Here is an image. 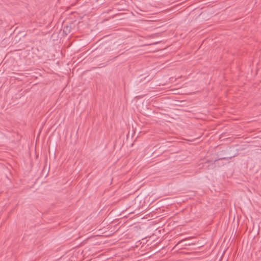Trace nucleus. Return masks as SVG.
<instances>
[{"label":"nucleus","mask_w":261,"mask_h":261,"mask_svg":"<svg viewBox=\"0 0 261 261\" xmlns=\"http://www.w3.org/2000/svg\"><path fill=\"white\" fill-rule=\"evenodd\" d=\"M66 31H69V27H68V26L64 27V31L66 32Z\"/></svg>","instance_id":"1"},{"label":"nucleus","mask_w":261,"mask_h":261,"mask_svg":"<svg viewBox=\"0 0 261 261\" xmlns=\"http://www.w3.org/2000/svg\"><path fill=\"white\" fill-rule=\"evenodd\" d=\"M150 37H153V35H151Z\"/></svg>","instance_id":"2"}]
</instances>
